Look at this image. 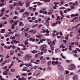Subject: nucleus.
Segmentation results:
<instances>
[{"label": "nucleus", "instance_id": "53", "mask_svg": "<svg viewBox=\"0 0 80 80\" xmlns=\"http://www.w3.org/2000/svg\"><path fill=\"white\" fill-rule=\"evenodd\" d=\"M58 61H56L55 62V63L54 64V65H56V64H58Z\"/></svg>", "mask_w": 80, "mask_h": 80}, {"label": "nucleus", "instance_id": "61", "mask_svg": "<svg viewBox=\"0 0 80 80\" xmlns=\"http://www.w3.org/2000/svg\"><path fill=\"white\" fill-rule=\"evenodd\" d=\"M75 45H78V42H76L75 43Z\"/></svg>", "mask_w": 80, "mask_h": 80}, {"label": "nucleus", "instance_id": "58", "mask_svg": "<svg viewBox=\"0 0 80 80\" xmlns=\"http://www.w3.org/2000/svg\"><path fill=\"white\" fill-rule=\"evenodd\" d=\"M64 13H67V12H68V10H64Z\"/></svg>", "mask_w": 80, "mask_h": 80}, {"label": "nucleus", "instance_id": "63", "mask_svg": "<svg viewBox=\"0 0 80 80\" xmlns=\"http://www.w3.org/2000/svg\"><path fill=\"white\" fill-rule=\"evenodd\" d=\"M43 56L41 57L40 58V60H42V59H43Z\"/></svg>", "mask_w": 80, "mask_h": 80}, {"label": "nucleus", "instance_id": "9", "mask_svg": "<svg viewBox=\"0 0 80 80\" xmlns=\"http://www.w3.org/2000/svg\"><path fill=\"white\" fill-rule=\"evenodd\" d=\"M3 74L4 75H9L10 73L7 71H5L3 72Z\"/></svg>", "mask_w": 80, "mask_h": 80}, {"label": "nucleus", "instance_id": "48", "mask_svg": "<svg viewBox=\"0 0 80 80\" xmlns=\"http://www.w3.org/2000/svg\"><path fill=\"white\" fill-rule=\"evenodd\" d=\"M18 28H16V29L14 30V32H17V31H18Z\"/></svg>", "mask_w": 80, "mask_h": 80}, {"label": "nucleus", "instance_id": "42", "mask_svg": "<svg viewBox=\"0 0 80 80\" xmlns=\"http://www.w3.org/2000/svg\"><path fill=\"white\" fill-rule=\"evenodd\" d=\"M26 28V27H24L22 28L21 30V32H22V31H23V30H24V29H25V28Z\"/></svg>", "mask_w": 80, "mask_h": 80}, {"label": "nucleus", "instance_id": "39", "mask_svg": "<svg viewBox=\"0 0 80 80\" xmlns=\"http://www.w3.org/2000/svg\"><path fill=\"white\" fill-rule=\"evenodd\" d=\"M10 70L12 72H14L15 71V70L13 69H11Z\"/></svg>", "mask_w": 80, "mask_h": 80}, {"label": "nucleus", "instance_id": "8", "mask_svg": "<svg viewBox=\"0 0 80 80\" xmlns=\"http://www.w3.org/2000/svg\"><path fill=\"white\" fill-rule=\"evenodd\" d=\"M46 25L47 26V27H48L49 26V25H50V22L49 21H48L47 19H46Z\"/></svg>", "mask_w": 80, "mask_h": 80}, {"label": "nucleus", "instance_id": "50", "mask_svg": "<svg viewBox=\"0 0 80 80\" xmlns=\"http://www.w3.org/2000/svg\"><path fill=\"white\" fill-rule=\"evenodd\" d=\"M24 65H25L26 67H29V65H28V64L27 63L24 64Z\"/></svg>", "mask_w": 80, "mask_h": 80}, {"label": "nucleus", "instance_id": "37", "mask_svg": "<svg viewBox=\"0 0 80 80\" xmlns=\"http://www.w3.org/2000/svg\"><path fill=\"white\" fill-rule=\"evenodd\" d=\"M26 17H27V16H26L25 13L23 14L22 16V18H26Z\"/></svg>", "mask_w": 80, "mask_h": 80}, {"label": "nucleus", "instance_id": "30", "mask_svg": "<svg viewBox=\"0 0 80 80\" xmlns=\"http://www.w3.org/2000/svg\"><path fill=\"white\" fill-rule=\"evenodd\" d=\"M15 36H16V37H20V34H17V33H15Z\"/></svg>", "mask_w": 80, "mask_h": 80}, {"label": "nucleus", "instance_id": "44", "mask_svg": "<svg viewBox=\"0 0 80 80\" xmlns=\"http://www.w3.org/2000/svg\"><path fill=\"white\" fill-rule=\"evenodd\" d=\"M3 58H1V60L0 61V63H2V62H3Z\"/></svg>", "mask_w": 80, "mask_h": 80}, {"label": "nucleus", "instance_id": "47", "mask_svg": "<svg viewBox=\"0 0 80 80\" xmlns=\"http://www.w3.org/2000/svg\"><path fill=\"white\" fill-rule=\"evenodd\" d=\"M18 18V17H17V16H15L13 18V19H14L15 20H16Z\"/></svg>", "mask_w": 80, "mask_h": 80}, {"label": "nucleus", "instance_id": "13", "mask_svg": "<svg viewBox=\"0 0 80 80\" xmlns=\"http://www.w3.org/2000/svg\"><path fill=\"white\" fill-rule=\"evenodd\" d=\"M59 48H65V46H63V44H62L59 46Z\"/></svg>", "mask_w": 80, "mask_h": 80}, {"label": "nucleus", "instance_id": "31", "mask_svg": "<svg viewBox=\"0 0 80 80\" xmlns=\"http://www.w3.org/2000/svg\"><path fill=\"white\" fill-rule=\"evenodd\" d=\"M52 63V62L51 61H49L48 62L47 64L48 65H50Z\"/></svg>", "mask_w": 80, "mask_h": 80}, {"label": "nucleus", "instance_id": "14", "mask_svg": "<svg viewBox=\"0 0 80 80\" xmlns=\"http://www.w3.org/2000/svg\"><path fill=\"white\" fill-rule=\"evenodd\" d=\"M21 27H23L24 26V25L23 24V23L22 22H19V26H21Z\"/></svg>", "mask_w": 80, "mask_h": 80}, {"label": "nucleus", "instance_id": "11", "mask_svg": "<svg viewBox=\"0 0 80 80\" xmlns=\"http://www.w3.org/2000/svg\"><path fill=\"white\" fill-rule=\"evenodd\" d=\"M29 40H30V41H32V42H35V39L33 38H30Z\"/></svg>", "mask_w": 80, "mask_h": 80}, {"label": "nucleus", "instance_id": "16", "mask_svg": "<svg viewBox=\"0 0 80 80\" xmlns=\"http://www.w3.org/2000/svg\"><path fill=\"white\" fill-rule=\"evenodd\" d=\"M71 68H72V70L75 68V66L73 64H71Z\"/></svg>", "mask_w": 80, "mask_h": 80}, {"label": "nucleus", "instance_id": "55", "mask_svg": "<svg viewBox=\"0 0 80 80\" xmlns=\"http://www.w3.org/2000/svg\"><path fill=\"white\" fill-rule=\"evenodd\" d=\"M48 14L49 15H52V12H48Z\"/></svg>", "mask_w": 80, "mask_h": 80}, {"label": "nucleus", "instance_id": "4", "mask_svg": "<svg viewBox=\"0 0 80 80\" xmlns=\"http://www.w3.org/2000/svg\"><path fill=\"white\" fill-rule=\"evenodd\" d=\"M25 3H26V5L27 7H30V0H26L25 1Z\"/></svg>", "mask_w": 80, "mask_h": 80}, {"label": "nucleus", "instance_id": "25", "mask_svg": "<svg viewBox=\"0 0 80 80\" xmlns=\"http://www.w3.org/2000/svg\"><path fill=\"white\" fill-rule=\"evenodd\" d=\"M32 53L33 54L35 53H36L37 52V51H35V50H33L32 51H31Z\"/></svg>", "mask_w": 80, "mask_h": 80}, {"label": "nucleus", "instance_id": "20", "mask_svg": "<svg viewBox=\"0 0 80 80\" xmlns=\"http://www.w3.org/2000/svg\"><path fill=\"white\" fill-rule=\"evenodd\" d=\"M14 54V51L13 50H11L10 52V54L11 55H12Z\"/></svg>", "mask_w": 80, "mask_h": 80}, {"label": "nucleus", "instance_id": "46", "mask_svg": "<svg viewBox=\"0 0 80 80\" xmlns=\"http://www.w3.org/2000/svg\"><path fill=\"white\" fill-rule=\"evenodd\" d=\"M37 68H38V66H34L33 67V68L34 69H37Z\"/></svg>", "mask_w": 80, "mask_h": 80}, {"label": "nucleus", "instance_id": "7", "mask_svg": "<svg viewBox=\"0 0 80 80\" xmlns=\"http://www.w3.org/2000/svg\"><path fill=\"white\" fill-rule=\"evenodd\" d=\"M37 32V31L36 30H34L33 29H32L29 32V33H30V32H31L32 33V34H33L34 33H36V32Z\"/></svg>", "mask_w": 80, "mask_h": 80}, {"label": "nucleus", "instance_id": "24", "mask_svg": "<svg viewBox=\"0 0 80 80\" xmlns=\"http://www.w3.org/2000/svg\"><path fill=\"white\" fill-rule=\"evenodd\" d=\"M25 9H22L21 10H20V11H19V12L20 13H22V12H24V11H25Z\"/></svg>", "mask_w": 80, "mask_h": 80}, {"label": "nucleus", "instance_id": "1", "mask_svg": "<svg viewBox=\"0 0 80 80\" xmlns=\"http://www.w3.org/2000/svg\"><path fill=\"white\" fill-rule=\"evenodd\" d=\"M46 48H47V45H42L40 46V50H42V51H44V53H46L47 52V50H45L46 49Z\"/></svg>", "mask_w": 80, "mask_h": 80}, {"label": "nucleus", "instance_id": "10", "mask_svg": "<svg viewBox=\"0 0 80 80\" xmlns=\"http://www.w3.org/2000/svg\"><path fill=\"white\" fill-rule=\"evenodd\" d=\"M73 79L74 80H78V75H75L74 77H73Z\"/></svg>", "mask_w": 80, "mask_h": 80}, {"label": "nucleus", "instance_id": "49", "mask_svg": "<svg viewBox=\"0 0 80 80\" xmlns=\"http://www.w3.org/2000/svg\"><path fill=\"white\" fill-rule=\"evenodd\" d=\"M74 72H71L70 73V75H74Z\"/></svg>", "mask_w": 80, "mask_h": 80}, {"label": "nucleus", "instance_id": "41", "mask_svg": "<svg viewBox=\"0 0 80 80\" xmlns=\"http://www.w3.org/2000/svg\"><path fill=\"white\" fill-rule=\"evenodd\" d=\"M12 47V45H10L9 47H8L7 48V49H10V48Z\"/></svg>", "mask_w": 80, "mask_h": 80}, {"label": "nucleus", "instance_id": "19", "mask_svg": "<svg viewBox=\"0 0 80 80\" xmlns=\"http://www.w3.org/2000/svg\"><path fill=\"white\" fill-rule=\"evenodd\" d=\"M5 29H1V32L2 33H4L5 32Z\"/></svg>", "mask_w": 80, "mask_h": 80}, {"label": "nucleus", "instance_id": "43", "mask_svg": "<svg viewBox=\"0 0 80 80\" xmlns=\"http://www.w3.org/2000/svg\"><path fill=\"white\" fill-rule=\"evenodd\" d=\"M23 48L24 49V50H27V48H26V46H23Z\"/></svg>", "mask_w": 80, "mask_h": 80}, {"label": "nucleus", "instance_id": "27", "mask_svg": "<svg viewBox=\"0 0 80 80\" xmlns=\"http://www.w3.org/2000/svg\"><path fill=\"white\" fill-rule=\"evenodd\" d=\"M24 14L26 16V17H27L28 15V14H29V13L27 12H25Z\"/></svg>", "mask_w": 80, "mask_h": 80}, {"label": "nucleus", "instance_id": "35", "mask_svg": "<svg viewBox=\"0 0 80 80\" xmlns=\"http://www.w3.org/2000/svg\"><path fill=\"white\" fill-rule=\"evenodd\" d=\"M16 9L17 10H20V8L19 7H17L16 8Z\"/></svg>", "mask_w": 80, "mask_h": 80}, {"label": "nucleus", "instance_id": "17", "mask_svg": "<svg viewBox=\"0 0 80 80\" xmlns=\"http://www.w3.org/2000/svg\"><path fill=\"white\" fill-rule=\"evenodd\" d=\"M68 69L69 70H73V68H72V66H71V65H69V67H68Z\"/></svg>", "mask_w": 80, "mask_h": 80}, {"label": "nucleus", "instance_id": "52", "mask_svg": "<svg viewBox=\"0 0 80 80\" xmlns=\"http://www.w3.org/2000/svg\"><path fill=\"white\" fill-rule=\"evenodd\" d=\"M13 42L14 43H17V41L16 40H13Z\"/></svg>", "mask_w": 80, "mask_h": 80}, {"label": "nucleus", "instance_id": "62", "mask_svg": "<svg viewBox=\"0 0 80 80\" xmlns=\"http://www.w3.org/2000/svg\"><path fill=\"white\" fill-rule=\"evenodd\" d=\"M2 20H5L6 19V17H3L2 18Z\"/></svg>", "mask_w": 80, "mask_h": 80}, {"label": "nucleus", "instance_id": "60", "mask_svg": "<svg viewBox=\"0 0 80 80\" xmlns=\"http://www.w3.org/2000/svg\"><path fill=\"white\" fill-rule=\"evenodd\" d=\"M23 64L21 63L20 64V67H23Z\"/></svg>", "mask_w": 80, "mask_h": 80}, {"label": "nucleus", "instance_id": "57", "mask_svg": "<svg viewBox=\"0 0 80 80\" xmlns=\"http://www.w3.org/2000/svg\"><path fill=\"white\" fill-rule=\"evenodd\" d=\"M42 25H41V24L39 25L38 27V28H40V27H42Z\"/></svg>", "mask_w": 80, "mask_h": 80}, {"label": "nucleus", "instance_id": "2", "mask_svg": "<svg viewBox=\"0 0 80 80\" xmlns=\"http://www.w3.org/2000/svg\"><path fill=\"white\" fill-rule=\"evenodd\" d=\"M32 57V55L30 54L27 55L25 56V59L26 60H30Z\"/></svg>", "mask_w": 80, "mask_h": 80}, {"label": "nucleus", "instance_id": "29", "mask_svg": "<svg viewBox=\"0 0 80 80\" xmlns=\"http://www.w3.org/2000/svg\"><path fill=\"white\" fill-rule=\"evenodd\" d=\"M19 3L20 4V5H22L23 4H24V2H23V3H22V2L19 1Z\"/></svg>", "mask_w": 80, "mask_h": 80}, {"label": "nucleus", "instance_id": "3", "mask_svg": "<svg viewBox=\"0 0 80 80\" xmlns=\"http://www.w3.org/2000/svg\"><path fill=\"white\" fill-rule=\"evenodd\" d=\"M58 68L60 72H63V67L60 65L58 66Z\"/></svg>", "mask_w": 80, "mask_h": 80}, {"label": "nucleus", "instance_id": "51", "mask_svg": "<svg viewBox=\"0 0 80 80\" xmlns=\"http://www.w3.org/2000/svg\"><path fill=\"white\" fill-rule=\"evenodd\" d=\"M3 12H1V14H0V17H1L3 15Z\"/></svg>", "mask_w": 80, "mask_h": 80}, {"label": "nucleus", "instance_id": "21", "mask_svg": "<svg viewBox=\"0 0 80 80\" xmlns=\"http://www.w3.org/2000/svg\"><path fill=\"white\" fill-rule=\"evenodd\" d=\"M54 5H55V6L56 7H58V6L57 5H59V2H54Z\"/></svg>", "mask_w": 80, "mask_h": 80}, {"label": "nucleus", "instance_id": "23", "mask_svg": "<svg viewBox=\"0 0 80 80\" xmlns=\"http://www.w3.org/2000/svg\"><path fill=\"white\" fill-rule=\"evenodd\" d=\"M60 14L61 15V16L62 17H64V15H63V12H62V11H60Z\"/></svg>", "mask_w": 80, "mask_h": 80}, {"label": "nucleus", "instance_id": "22", "mask_svg": "<svg viewBox=\"0 0 80 80\" xmlns=\"http://www.w3.org/2000/svg\"><path fill=\"white\" fill-rule=\"evenodd\" d=\"M75 43V42H73L72 43H69V44H68V45H71V46H72H72L73 45H74V44Z\"/></svg>", "mask_w": 80, "mask_h": 80}, {"label": "nucleus", "instance_id": "5", "mask_svg": "<svg viewBox=\"0 0 80 80\" xmlns=\"http://www.w3.org/2000/svg\"><path fill=\"white\" fill-rule=\"evenodd\" d=\"M75 20L76 22H78V21H80V19L78 20V17H75L73 20L71 21V22H73Z\"/></svg>", "mask_w": 80, "mask_h": 80}, {"label": "nucleus", "instance_id": "18", "mask_svg": "<svg viewBox=\"0 0 80 80\" xmlns=\"http://www.w3.org/2000/svg\"><path fill=\"white\" fill-rule=\"evenodd\" d=\"M11 29H13L15 28V24H12L11 25Z\"/></svg>", "mask_w": 80, "mask_h": 80}, {"label": "nucleus", "instance_id": "40", "mask_svg": "<svg viewBox=\"0 0 80 80\" xmlns=\"http://www.w3.org/2000/svg\"><path fill=\"white\" fill-rule=\"evenodd\" d=\"M61 57H62V58H64V59H66V58H65V56H63V55H62V54H61Z\"/></svg>", "mask_w": 80, "mask_h": 80}, {"label": "nucleus", "instance_id": "28", "mask_svg": "<svg viewBox=\"0 0 80 80\" xmlns=\"http://www.w3.org/2000/svg\"><path fill=\"white\" fill-rule=\"evenodd\" d=\"M65 73L66 75H67V74H68V73H69V72L68 71H65Z\"/></svg>", "mask_w": 80, "mask_h": 80}, {"label": "nucleus", "instance_id": "6", "mask_svg": "<svg viewBox=\"0 0 80 80\" xmlns=\"http://www.w3.org/2000/svg\"><path fill=\"white\" fill-rule=\"evenodd\" d=\"M8 22L9 23L12 24V23H13L14 22V20L12 19V18H10Z\"/></svg>", "mask_w": 80, "mask_h": 80}, {"label": "nucleus", "instance_id": "33", "mask_svg": "<svg viewBox=\"0 0 80 80\" xmlns=\"http://www.w3.org/2000/svg\"><path fill=\"white\" fill-rule=\"evenodd\" d=\"M5 9L4 8H3L1 10V12L3 13H4V12H5Z\"/></svg>", "mask_w": 80, "mask_h": 80}, {"label": "nucleus", "instance_id": "32", "mask_svg": "<svg viewBox=\"0 0 80 80\" xmlns=\"http://www.w3.org/2000/svg\"><path fill=\"white\" fill-rule=\"evenodd\" d=\"M12 47L13 50H14V49H15V48H17V47H16V46H12V47Z\"/></svg>", "mask_w": 80, "mask_h": 80}, {"label": "nucleus", "instance_id": "64", "mask_svg": "<svg viewBox=\"0 0 80 80\" xmlns=\"http://www.w3.org/2000/svg\"><path fill=\"white\" fill-rule=\"evenodd\" d=\"M80 23H79V24H78L75 27V28H77V27H79V26H80Z\"/></svg>", "mask_w": 80, "mask_h": 80}, {"label": "nucleus", "instance_id": "26", "mask_svg": "<svg viewBox=\"0 0 80 80\" xmlns=\"http://www.w3.org/2000/svg\"><path fill=\"white\" fill-rule=\"evenodd\" d=\"M69 47V50H72V46L70 45H68Z\"/></svg>", "mask_w": 80, "mask_h": 80}, {"label": "nucleus", "instance_id": "38", "mask_svg": "<svg viewBox=\"0 0 80 80\" xmlns=\"http://www.w3.org/2000/svg\"><path fill=\"white\" fill-rule=\"evenodd\" d=\"M0 78L1 80H5V79L2 78V76L0 75Z\"/></svg>", "mask_w": 80, "mask_h": 80}, {"label": "nucleus", "instance_id": "54", "mask_svg": "<svg viewBox=\"0 0 80 80\" xmlns=\"http://www.w3.org/2000/svg\"><path fill=\"white\" fill-rule=\"evenodd\" d=\"M46 33H50V32L48 29H46Z\"/></svg>", "mask_w": 80, "mask_h": 80}, {"label": "nucleus", "instance_id": "36", "mask_svg": "<svg viewBox=\"0 0 80 80\" xmlns=\"http://www.w3.org/2000/svg\"><path fill=\"white\" fill-rule=\"evenodd\" d=\"M22 76H26L27 75V73H23L22 74H21Z\"/></svg>", "mask_w": 80, "mask_h": 80}, {"label": "nucleus", "instance_id": "59", "mask_svg": "<svg viewBox=\"0 0 80 80\" xmlns=\"http://www.w3.org/2000/svg\"><path fill=\"white\" fill-rule=\"evenodd\" d=\"M28 65H29V67H32V64H31V63H28Z\"/></svg>", "mask_w": 80, "mask_h": 80}, {"label": "nucleus", "instance_id": "12", "mask_svg": "<svg viewBox=\"0 0 80 80\" xmlns=\"http://www.w3.org/2000/svg\"><path fill=\"white\" fill-rule=\"evenodd\" d=\"M7 60H6L5 61L3 62L1 64V66H3V65L6 62H7Z\"/></svg>", "mask_w": 80, "mask_h": 80}, {"label": "nucleus", "instance_id": "45", "mask_svg": "<svg viewBox=\"0 0 80 80\" xmlns=\"http://www.w3.org/2000/svg\"><path fill=\"white\" fill-rule=\"evenodd\" d=\"M5 5V4L3 3H1V4L0 5V7H3Z\"/></svg>", "mask_w": 80, "mask_h": 80}, {"label": "nucleus", "instance_id": "34", "mask_svg": "<svg viewBox=\"0 0 80 80\" xmlns=\"http://www.w3.org/2000/svg\"><path fill=\"white\" fill-rule=\"evenodd\" d=\"M38 24H35L32 27V28H34V27H37V26H38Z\"/></svg>", "mask_w": 80, "mask_h": 80}, {"label": "nucleus", "instance_id": "56", "mask_svg": "<svg viewBox=\"0 0 80 80\" xmlns=\"http://www.w3.org/2000/svg\"><path fill=\"white\" fill-rule=\"evenodd\" d=\"M29 10H32L33 9V8L32 7H30L28 8Z\"/></svg>", "mask_w": 80, "mask_h": 80}, {"label": "nucleus", "instance_id": "15", "mask_svg": "<svg viewBox=\"0 0 80 80\" xmlns=\"http://www.w3.org/2000/svg\"><path fill=\"white\" fill-rule=\"evenodd\" d=\"M28 70V68L26 67H24L22 69V71H27Z\"/></svg>", "mask_w": 80, "mask_h": 80}]
</instances>
